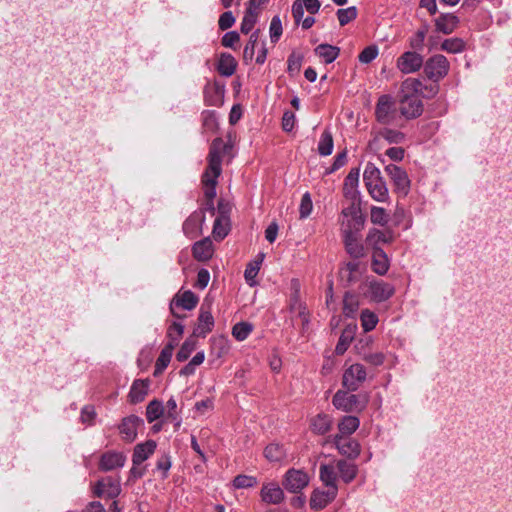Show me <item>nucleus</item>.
<instances>
[{"mask_svg": "<svg viewBox=\"0 0 512 512\" xmlns=\"http://www.w3.org/2000/svg\"><path fill=\"white\" fill-rule=\"evenodd\" d=\"M231 149V144L224 142L220 137L215 138L210 145L207 156L208 165L202 176L206 200H214L216 197L217 179L222 172V159L225 155L230 153Z\"/></svg>", "mask_w": 512, "mask_h": 512, "instance_id": "nucleus-1", "label": "nucleus"}, {"mask_svg": "<svg viewBox=\"0 0 512 512\" xmlns=\"http://www.w3.org/2000/svg\"><path fill=\"white\" fill-rule=\"evenodd\" d=\"M363 181L371 198L377 202H386L389 199L387 185L380 170L371 162L365 166Z\"/></svg>", "mask_w": 512, "mask_h": 512, "instance_id": "nucleus-2", "label": "nucleus"}, {"mask_svg": "<svg viewBox=\"0 0 512 512\" xmlns=\"http://www.w3.org/2000/svg\"><path fill=\"white\" fill-rule=\"evenodd\" d=\"M343 220L341 221L342 236L359 235L365 225V216L359 204L351 203L342 210Z\"/></svg>", "mask_w": 512, "mask_h": 512, "instance_id": "nucleus-3", "label": "nucleus"}, {"mask_svg": "<svg viewBox=\"0 0 512 512\" xmlns=\"http://www.w3.org/2000/svg\"><path fill=\"white\" fill-rule=\"evenodd\" d=\"M367 402L366 397L361 400L359 395L342 390L337 391L332 399L333 405L344 412L362 411L365 409Z\"/></svg>", "mask_w": 512, "mask_h": 512, "instance_id": "nucleus-4", "label": "nucleus"}, {"mask_svg": "<svg viewBox=\"0 0 512 512\" xmlns=\"http://www.w3.org/2000/svg\"><path fill=\"white\" fill-rule=\"evenodd\" d=\"M397 116L395 102L390 95H381L375 107L376 120L384 125L392 124Z\"/></svg>", "mask_w": 512, "mask_h": 512, "instance_id": "nucleus-5", "label": "nucleus"}, {"mask_svg": "<svg viewBox=\"0 0 512 512\" xmlns=\"http://www.w3.org/2000/svg\"><path fill=\"white\" fill-rule=\"evenodd\" d=\"M449 71V62L441 54L430 57L424 64V73L428 79L439 81L444 78Z\"/></svg>", "mask_w": 512, "mask_h": 512, "instance_id": "nucleus-6", "label": "nucleus"}, {"mask_svg": "<svg viewBox=\"0 0 512 512\" xmlns=\"http://www.w3.org/2000/svg\"><path fill=\"white\" fill-rule=\"evenodd\" d=\"M367 372L362 364L355 363L343 373L342 384L348 391H356L366 380Z\"/></svg>", "mask_w": 512, "mask_h": 512, "instance_id": "nucleus-7", "label": "nucleus"}, {"mask_svg": "<svg viewBox=\"0 0 512 512\" xmlns=\"http://www.w3.org/2000/svg\"><path fill=\"white\" fill-rule=\"evenodd\" d=\"M326 442L334 444L338 452L349 459H356L361 451L359 442L349 437L329 436Z\"/></svg>", "mask_w": 512, "mask_h": 512, "instance_id": "nucleus-8", "label": "nucleus"}, {"mask_svg": "<svg viewBox=\"0 0 512 512\" xmlns=\"http://www.w3.org/2000/svg\"><path fill=\"white\" fill-rule=\"evenodd\" d=\"M399 110L407 119L419 117L423 112V103L418 94H404L400 99Z\"/></svg>", "mask_w": 512, "mask_h": 512, "instance_id": "nucleus-9", "label": "nucleus"}, {"mask_svg": "<svg viewBox=\"0 0 512 512\" xmlns=\"http://www.w3.org/2000/svg\"><path fill=\"white\" fill-rule=\"evenodd\" d=\"M385 172L393 182L395 191L402 193L403 195H407L410 187V180L406 171L395 164H389L386 165Z\"/></svg>", "mask_w": 512, "mask_h": 512, "instance_id": "nucleus-10", "label": "nucleus"}, {"mask_svg": "<svg viewBox=\"0 0 512 512\" xmlns=\"http://www.w3.org/2000/svg\"><path fill=\"white\" fill-rule=\"evenodd\" d=\"M308 483L309 477L307 473L296 469H289L283 480L284 488L292 493L300 492Z\"/></svg>", "mask_w": 512, "mask_h": 512, "instance_id": "nucleus-11", "label": "nucleus"}, {"mask_svg": "<svg viewBox=\"0 0 512 512\" xmlns=\"http://www.w3.org/2000/svg\"><path fill=\"white\" fill-rule=\"evenodd\" d=\"M120 492V479L111 476L98 480L94 486V495L97 497L105 495L108 498H116Z\"/></svg>", "mask_w": 512, "mask_h": 512, "instance_id": "nucleus-12", "label": "nucleus"}, {"mask_svg": "<svg viewBox=\"0 0 512 512\" xmlns=\"http://www.w3.org/2000/svg\"><path fill=\"white\" fill-rule=\"evenodd\" d=\"M423 65V57L415 51L404 52L396 62L397 68L404 74L418 71Z\"/></svg>", "mask_w": 512, "mask_h": 512, "instance_id": "nucleus-13", "label": "nucleus"}, {"mask_svg": "<svg viewBox=\"0 0 512 512\" xmlns=\"http://www.w3.org/2000/svg\"><path fill=\"white\" fill-rule=\"evenodd\" d=\"M214 327V318L211 313L210 305L202 304L197 319V325L194 328L193 336L206 337Z\"/></svg>", "mask_w": 512, "mask_h": 512, "instance_id": "nucleus-14", "label": "nucleus"}, {"mask_svg": "<svg viewBox=\"0 0 512 512\" xmlns=\"http://www.w3.org/2000/svg\"><path fill=\"white\" fill-rule=\"evenodd\" d=\"M198 304V297L190 290L185 291L182 295H176L170 303L171 314L176 318H183L178 314L177 309L182 308L185 310H192Z\"/></svg>", "mask_w": 512, "mask_h": 512, "instance_id": "nucleus-15", "label": "nucleus"}, {"mask_svg": "<svg viewBox=\"0 0 512 512\" xmlns=\"http://www.w3.org/2000/svg\"><path fill=\"white\" fill-rule=\"evenodd\" d=\"M126 456L121 452L108 451L101 455L99 469L104 472L112 471L124 466Z\"/></svg>", "mask_w": 512, "mask_h": 512, "instance_id": "nucleus-16", "label": "nucleus"}, {"mask_svg": "<svg viewBox=\"0 0 512 512\" xmlns=\"http://www.w3.org/2000/svg\"><path fill=\"white\" fill-rule=\"evenodd\" d=\"M368 293L372 300L382 302L393 295L394 288L383 281L372 280L368 284Z\"/></svg>", "mask_w": 512, "mask_h": 512, "instance_id": "nucleus-17", "label": "nucleus"}, {"mask_svg": "<svg viewBox=\"0 0 512 512\" xmlns=\"http://www.w3.org/2000/svg\"><path fill=\"white\" fill-rule=\"evenodd\" d=\"M177 346V338L173 337V334L169 333V342L160 352L159 357L155 363L154 376H157L167 368L171 361L174 348Z\"/></svg>", "mask_w": 512, "mask_h": 512, "instance_id": "nucleus-18", "label": "nucleus"}, {"mask_svg": "<svg viewBox=\"0 0 512 512\" xmlns=\"http://www.w3.org/2000/svg\"><path fill=\"white\" fill-rule=\"evenodd\" d=\"M365 265L358 261H350L340 270V276L347 284L356 283L361 279Z\"/></svg>", "mask_w": 512, "mask_h": 512, "instance_id": "nucleus-19", "label": "nucleus"}, {"mask_svg": "<svg viewBox=\"0 0 512 512\" xmlns=\"http://www.w3.org/2000/svg\"><path fill=\"white\" fill-rule=\"evenodd\" d=\"M260 496L263 502L267 504H280L284 500V492L277 483L263 484Z\"/></svg>", "mask_w": 512, "mask_h": 512, "instance_id": "nucleus-20", "label": "nucleus"}, {"mask_svg": "<svg viewBox=\"0 0 512 512\" xmlns=\"http://www.w3.org/2000/svg\"><path fill=\"white\" fill-rule=\"evenodd\" d=\"M205 220L203 211L193 212L183 223V231L190 238H195L199 234L202 223Z\"/></svg>", "mask_w": 512, "mask_h": 512, "instance_id": "nucleus-21", "label": "nucleus"}, {"mask_svg": "<svg viewBox=\"0 0 512 512\" xmlns=\"http://www.w3.org/2000/svg\"><path fill=\"white\" fill-rule=\"evenodd\" d=\"M141 422L142 420L134 415L124 418L119 426L122 438L128 442L134 441L137 436V426Z\"/></svg>", "mask_w": 512, "mask_h": 512, "instance_id": "nucleus-22", "label": "nucleus"}, {"mask_svg": "<svg viewBox=\"0 0 512 512\" xmlns=\"http://www.w3.org/2000/svg\"><path fill=\"white\" fill-rule=\"evenodd\" d=\"M337 491L328 489L327 491L315 490L310 498V508L312 510L324 509L335 497Z\"/></svg>", "mask_w": 512, "mask_h": 512, "instance_id": "nucleus-23", "label": "nucleus"}, {"mask_svg": "<svg viewBox=\"0 0 512 512\" xmlns=\"http://www.w3.org/2000/svg\"><path fill=\"white\" fill-rule=\"evenodd\" d=\"M346 252L355 260L366 256V249L360 241L359 235L343 236Z\"/></svg>", "mask_w": 512, "mask_h": 512, "instance_id": "nucleus-24", "label": "nucleus"}, {"mask_svg": "<svg viewBox=\"0 0 512 512\" xmlns=\"http://www.w3.org/2000/svg\"><path fill=\"white\" fill-rule=\"evenodd\" d=\"M333 426V419L330 415L319 413L310 420L311 431L317 435H325Z\"/></svg>", "mask_w": 512, "mask_h": 512, "instance_id": "nucleus-25", "label": "nucleus"}, {"mask_svg": "<svg viewBox=\"0 0 512 512\" xmlns=\"http://www.w3.org/2000/svg\"><path fill=\"white\" fill-rule=\"evenodd\" d=\"M459 19L452 13H444L435 19V27L438 32L451 34L457 28Z\"/></svg>", "mask_w": 512, "mask_h": 512, "instance_id": "nucleus-26", "label": "nucleus"}, {"mask_svg": "<svg viewBox=\"0 0 512 512\" xmlns=\"http://www.w3.org/2000/svg\"><path fill=\"white\" fill-rule=\"evenodd\" d=\"M156 443L153 440H148L145 443L137 444L134 448L132 462L134 466L140 465L147 460L150 455L154 453Z\"/></svg>", "mask_w": 512, "mask_h": 512, "instance_id": "nucleus-27", "label": "nucleus"}, {"mask_svg": "<svg viewBox=\"0 0 512 512\" xmlns=\"http://www.w3.org/2000/svg\"><path fill=\"white\" fill-rule=\"evenodd\" d=\"M372 270L378 275H385L389 269V260L387 254L379 247L373 248Z\"/></svg>", "mask_w": 512, "mask_h": 512, "instance_id": "nucleus-28", "label": "nucleus"}, {"mask_svg": "<svg viewBox=\"0 0 512 512\" xmlns=\"http://www.w3.org/2000/svg\"><path fill=\"white\" fill-rule=\"evenodd\" d=\"M292 286L295 289V294L291 299V310L297 313V316L301 319L303 327H305L309 323V314L307 312L306 306L302 304L298 300V292H299V283L297 280H292Z\"/></svg>", "mask_w": 512, "mask_h": 512, "instance_id": "nucleus-29", "label": "nucleus"}, {"mask_svg": "<svg viewBox=\"0 0 512 512\" xmlns=\"http://www.w3.org/2000/svg\"><path fill=\"white\" fill-rule=\"evenodd\" d=\"M149 381L138 379L135 380L129 392V401L133 404L142 402L148 394Z\"/></svg>", "mask_w": 512, "mask_h": 512, "instance_id": "nucleus-30", "label": "nucleus"}, {"mask_svg": "<svg viewBox=\"0 0 512 512\" xmlns=\"http://www.w3.org/2000/svg\"><path fill=\"white\" fill-rule=\"evenodd\" d=\"M193 256L198 261H206L213 255V247L210 239L206 238L196 242L192 248Z\"/></svg>", "mask_w": 512, "mask_h": 512, "instance_id": "nucleus-31", "label": "nucleus"}, {"mask_svg": "<svg viewBox=\"0 0 512 512\" xmlns=\"http://www.w3.org/2000/svg\"><path fill=\"white\" fill-rule=\"evenodd\" d=\"M237 67V61L235 58L228 53H222L220 55L217 70L220 75L230 77L235 73Z\"/></svg>", "mask_w": 512, "mask_h": 512, "instance_id": "nucleus-32", "label": "nucleus"}, {"mask_svg": "<svg viewBox=\"0 0 512 512\" xmlns=\"http://www.w3.org/2000/svg\"><path fill=\"white\" fill-rule=\"evenodd\" d=\"M320 480L331 490L337 491V474L335 467L331 464H321L319 469Z\"/></svg>", "mask_w": 512, "mask_h": 512, "instance_id": "nucleus-33", "label": "nucleus"}, {"mask_svg": "<svg viewBox=\"0 0 512 512\" xmlns=\"http://www.w3.org/2000/svg\"><path fill=\"white\" fill-rule=\"evenodd\" d=\"M359 425L360 421L356 416H344L338 423L339 433H337L335 436L349 437L358 429Z\"/></svg>", "mask_w": 512, "mask_h": 512, "instance_id": "nucleus-34", "label": "nucleus"}, {"mask_svg": "<svg viewBox=\"0 0 512 512\" xmlns=\"http://www.w3.org/2000/svg\"><path fill=\"white\" fill-rule=\"evenodd\" d=\"M336 467L341 479L345 483L352 482L357 476L358 467L354 463L341 459L337 461Z\"/></svg>", "mask_w": 512, "mask_h": 512, "instance_id": "nucleus-35", "label": "nucleus"}, {"mask_svg": "<svg viewBox=\"0 0 512 512\" xmlns=\"http://www.w3.org/2000/svg\"><path fill=\"white\" fill-rule=\"evenodd\" d=\"M315 54L325 63H332L339 55L340 49L329 44H320L314 49Z\"/></svg>", "mask_w": 512, "mask_h": 512, "instance_id": "nucleus-36", "label": "nucleus"}, {"mask_svg": "<svg viewBox=\"0 0 512 512\" xmlns=\"http://www.w3.org/2000/svg\"><path fill=\"white\" fill-rule=\"evenodd\" d=\"M264 456L270 462H280L286 457V451L282 445L271 443L264 449Z\"/></svg>", "mask_w": 512, "mask_h": 512, "instance_id": "nucleus-37", "label": "nucleus"}, {"mask_svg": "<svg viewBox=\"0 0 512 512\" xmlns=\"http://www.w3.org/2000/svg\"><path fill=\"white\" fill-rule=\"evenodd\" d=\"M165 413V408L161 401L154 399L149 402L146 408V418L149 423L162 417Z\"/></svg>", "mask_w": 512, "mask_h": 512, "instance_id": "nucleus-38", "label": "nucleus"}, {"mask_svg": "<svg viewBox=\"0 0 512 512\" xmlns=\"http://www.w3.org/2000/svg\"><path fill=\"white\" fill-rule=\"evenodd\" d=\"M258 18V11L255 8L247 7L241 23V32L248 34L254 27Z\"/></svg>", "mask_w": 512, "mask_h": 512, "instance_id": "nucleus-39", "label": "nucleus"}, {"mask_svg": "<svg viewBox=\"0 0 512 512\" xmlns=\"http://www.w3.org/2000/svg\"><path fill=\"white\" fill-rule=\"evenodd\" d=\"M196 344H197V341H196L195 336L192 335V336L188 337L183 342L182 346L180 347L179 351L176 354L177 360L179 362L186 361L189 358V356L191 355V353L195 350Z\"/></svg>", "mask_w": 512, "mask_h": 512, "instance_id": "nucleus-40", "label": "nucleus"}, {"mask_svg": "<svg viewBox=\"0 0 512 512\" xmlns=\"http://www.w3.org/2000/svg\"><path fill=\"white\" fill-rule=\"evenodd\" d=\"M359 307L358 297L352 293H345L343 299V312L347 317H353Z\"/></svg>", "mask_w": 512, "mask_h": 512, "instance_id": "nucleus-41", "label": "nucleus"}, {"mask_svg": "<svg viewBox=\"0 0 512 512\" xmlns=\"http://www.w3.org/2000/svg\"><path fill=\"white\" fill-rule=\"evenodd\" d=\"M333 151V137L330 131L324 130L318 143V152L322 156H328Z\"/></svg>", "mask_w": 512, "mask_h": 512, "instance_id": "nucleus-42", "label": "nucleus"}, {"mask_svg": "<svg viewBox=\"0 0 512 512\" xmlns=\"http://www.w3.org/2000/svg\"><path fill=\"white\" fill-rule=\"evenodd\" d=\"M165 408V417L167 420H170L172 422H175L176 428H178L181 425V419L179 416V412L177 409V403L176 400L171 397L164 406Z\"/></svg>", "mask_w": 512, "mask_h": 512, "instance_id": "nucleus-43", "label": "nucleus"}, {"mask_svg": "<svg viewBox=\"0 0 512 512\" xmlns=\"http://www.w3.org/2000/svg\"><path fill=\"white\" fill-rule=\"evenodd\" d=\"M229 219L228 218H216L213 225V237L216 240L224 239L229 232Z\"/></svg>", "mask_w": 512, "mask_h": 512, "instance_id": "nucleus-44", "label": "nucleus"}, {"mask_svg": "<svg viewBox=\"0 0 512 512\" xmlns=\"http://www.w3.org/2000/svg\"><path fill=\"white\" fill-rule=\"evenodd\" d=\"M370 219L373 224L384 226L389 221V214L382 207L372 206L370 211Z\"/></svg>", "mask_w": 512, "mask_h": 512, "instance_id": "nucleus-45", "label": "nucleus"}, {"mask_svg": "<svg viewBox=\"0 0 512 512\" xmlns=\"http://www.w3.org/2000/svg\"><path fill=\"white\" fill-rule=\"evenodd\" d=\"M360 319H361V325L365 332H369V331L373 330L378 323L377 315L368 309L363 310L361 312Z\"/></svg>", "mask_w": 512, "mask_h": 512, "instance_id": "nucleus-46", "label": "nucleus"}, {"mask_svg": "<svg viewBox=\"0 0 512 512\" xmlns=\"http://www.w3.org/2000/svg\"><path fill=\"white\" fill-rule=\"evenodd\" d=\"M355 350H356L357 354L360 355L364 361H366L367 363H369L371 365L379 366V365H382L384 362V355L381 352H376V353L362 352V351H360L359 344L355 345Z\"/></svg>", "mask_w": 512, "mask_h": 512, "instance_id": "nucleus-47", "label": "nucleus"}, {"mask_svg": "<svg viewBox=\"0 0 512 512\" xmlns=\"http://www.w3.org/2000/svg\"><path fill=\"white\" fill-rule=\"evenodd\" d=\"M391 241V235L388 236L386 233L375 228L370 229L366 236V242L372 245H376L379 242L388 243Z\"/></svg>", "mask_w": 512, "mask_h": 512, "instance_id": "nucleus-48", "label": "nucleus"}, {"mask_svg": "<svg viewBox=\"0 0 512 512\" xmlns=\"http://www.w3.org/2000/svg\"><path fill=\"white\" fill-rule=\"evenodd\" d=\"M264 259V254L261 253L260 254V261H251L246 269H245V272H244V276H245V279L246 281L250 284V285H253V280L255 279V277L257 276L259 270H260V265L262 263Z\"/></svg>", "mask_w": 512, "mask_h": 512, "instance_id": "nucleus-49", "label": "nucleus"}, {"mask_svg": "<svg viewBox=\"0 0 512 512\" xmlns=\"http://www.w3.org/2000/svg\"><path fill=\"white\" fill-rule=\"evenodd\" d=\"M252 331V325L247 322H239L233 326L232 335L238 340H245Z\"/></svg>", "mask_w": 512, "mask_h": 512, "instance_id": "nucleus-50", "label": "nucleus"}, {"mask_svg": "<svg viewBox=\"0 0 512 512\" xmlns=\"http://www.w3.org/2000/svg\"><path fill=\"white\" fill-rule=\"evenodd\" d=\"M337 17L339 24L345 26L357 17V9L355 6L348 7L346 9H339L337 11Z\"/></svg>", "mask_w": 512, "mask_h": 512, "instance_id": "nucleus-51", "label": "nucleus"}, {"mask_svg": "<svg viewBox=\"0 0 512 512\" xmlns=\"http://www.w3.org/2000/svg\"><path fill=\"white\" fill-rule=\"evenodd\" d=\"M422 87V82L415 78H408L402 82L401 91L404 94H418Z\"/></svg>", "mask_w": 512, "mask_h": 512, "instance_id": "nucleus-52", "label": "nucleus"}, {"mask_svg": "<svg viewBox=\"0 0 512 512\" xmlns=\"http://www.w3.org/2000/svg\"><path fill=\"white\" fill-rule=\"evenodd\" d=\"M380 136L389 143H401L404 140V134L400 131L384 128L380 131Z\"/></svg>", "mask_w": 512, "mask_h": 512, "instance_id": "nucleus-53", "label": "nucleus"}, {"mask_svg": "<svg viewBox=\"0 0 512 512\" xmlns=\"http://www.w3.org/2000/svg\"><path fill=\"white\" fill-rule=\"evenodd\" d=\"M464 47L463 41L459 38L446 39L441 44V49L450 53H458Z\"/></svg>", "mask_w": 512, "mask_h": 512, "instance_id": "nucleus-54", "label": "nucleus"}, {"mask_svg": "<svg viewBox=\"0 0 512 512\" xmlns=\"http://www.w3.org/2000/svg\"><path fill=\"white\" fill-rule=\"evenodd\" d=\"M258 40V31L253 32L250 35V39L248 43L246 44L244 51H243V59L245 62L251 61L254 56L255 52V45Z\"/></svg>", "mask_w": 512, "mask_h": 512, "instance_id": "nucleus-55", "label": "nucleus"}, {"mask_svg": "<svg viewBox=\"0 0 512 512\" xmlns=\"http://www.w3.org/2000/svg\"><path fill=\"white\" fill-rule=\"evenodd\" d=\"M313 209V203L311 196L308 192H306L301 199L300 207H299V214L301 219L307 218Z\"/></svg>", "mask_w": 512, "mask_h": 512, "instance_id": "nucleus-56", "label": "nucleus"}, {"mask_svg": "<svg viewBox=\"0 0 512 512\" xmlns=\"http://www.w3.org/2000/svg\"><path fill=\"white\" fill-rule=\"evenodd\" d=\"M270 39L272 43H276L282 35V24L279 16H274L270 23Z\"/></svg>", "mask_w": 512, "mask_h": 512, "instance_id": "nucleus-57", "label": "nucleus"}, {"mask_svg": "<svg viewBox=\"0 0 512 512\" xmlns=\"http://www.w3.org/2000/svg\"><path fill=\"white\" fill-rule=\"evenodd\" d=\"M352 338L350 331H343L335 348L336 354H344L347 351Z\"/></svg>", "mask_w": 512, "mask_h": 512, "instance_id": "nucleus-58", "label": "nucleus"}, {"mask_svg": "<svg viewBox=\"0 0 512 512\" xmlns=\"http://www.w3.org/2000/svg\"><path fill=\"white\" fill-rule=\"evenodd\" d=\"M302 60H303V57L300 54H296V53H292L288 57V61H287L288 62V72L291 75L299 73V71L301 69V65H302Z\"/></svg>", "mask_w": 512, "mask_h": 512, "instance_id": "nucleus-59", "label": "nucleus"}, {"mask_svg": "<svg viewBox=\"0 0 512 512\" xmlns=\"http://www.w3.org/2000/svg\"><path fill=\"white\" fill-rule=\"evenodd\" d=\"M240 40V36L236 31H230L224 34L221 40V44L224 47L236 50L237 44Z\"/></svg>", "mask_w": 512, "mask_h": 512, "instance_id": "nucleus-60", "label": "nucleus"}, {"mask_svg": "<svg viewBox=\"0 0 512 512\" xmlns=\"http://www.w3.org/2000/svg\"><path fill=\"white\" fill-rule=\"evenodd\" d=\"M256 483V478L247 475H238L233 481V484L236 488H249L256 485Z\"/></svg>", "mask_w": 512, "mask_h": 512, "instance_id": "nucleus-61", "label": "nucleus"}, {"mask_svg": "<svg viewBox=\"0 0 512 512\" xmlns=\"http://www.w3.org/2000/svg\"><path fill=\"white\" fill-rule=\"evenodd\" d=\"M378 55V50L375 46H368L359 54L358 59L361 63H370Z\"/></svg>", "mask_w": 512, "mask_h": 512, "instance_id": "nucleus-62", "label": "nucleus"}, {"mask_svg": "<svg viewBox=\"0 0 512 512\" xmlns=\"http://www.w3.org/2000/svg\"><path fill=\"white\" fill-rule=\"evenodd\" d=\"M235 23V17L231 11L224 12L221 14L218 20V25L221 30H227L231 28Z\"/></svg>", "mask_w": 512, "mask_h": 512, "instance_id": "nucleus-63", "label": "nucleus"}, {"mask_svg": "<svg viewBox=\"0 0 512 512\" xmlns=\"http://www.w3.org/2000/svg\"><path fill=\"white\" fill-rule=\"evenodd\" d=\"M210 280V273L207 269H200L197 273V280L195 286L199 289L207 287Z\"/></svg>", "mask_w": 512, "mask_h": 512, "instance_id": "nucleus-64", "label": "nucleus"}]
</instances>
